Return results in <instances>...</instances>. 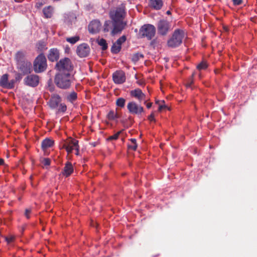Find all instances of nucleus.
Returning a JSON list of instances; mask_svg holds the SVG:
<instances>
[{"label": "nucleus", "instance_id": "8fccbe9b", "mask_svg": "<svg viewBox=\"0 0 257 257\" xmlns=\"http://www.w3.org/2000/svg\"><path fill=\"white\" fill-rule=\"evenodd\" d=\"M17 3H21L23 2V0H14Z\"/></svg>", "mask_w": 257, "mask_h": 257}, {"label": "nucleus", "instance_id": "6ab92c4d", "mask_svg": "<svg viewBox=\"0 0 257 257\" xmlns=\"http://www.w3.org/2000/svg\"><path fill=\"white\" fill-rule=\"evenodd\" d=\"M53 145L54 141L49 138L44 139L41 143V147L43 150H46L49 148H51L53 147Z\"/></svg>", "mask_w": 257, "mask_h": 257}, {"label": "nucleus", "instance_id": "a211bd4d", "mask_svg": "<svg viewBox=\"0 0 257 257\" xmlns=\"http://www.w3.org/2000/svg\"><path fill=\"white\" fill-rule=\"evenodd\" d=\"M59 57V53L57 49L53 48L50 50L48 55V58L50 61L52 62L57 61Z\"/></svg>", "mask_w": 257, "mask_h": 257}, {"label": "nucleus", "instance_id": "c9c22d12", "mask_svg": "<svg viewBox=\"0 0 257 257\" xmlns=\"http://www.w3.org/2000/svg\"><path fill=\"white\" fill-rule=\"evenodd\" d=\"M41 162L44 166H48L50 165L51 160L49 158H44L42 160Z\"/></svg>", "mask_w": 257, "mask_h": 257}, {"label": "nucleus", "instance_id": "9d476101", "mask_svg": "<svg viewBox=\"0 0 257 257\" xmlns=\"http://www.w3.org/2000/svg\"><path fill=\"white\" fill-rule=\"evenodd\" d=\"M90 50L88 45L83 43L77 47L76 53L80 57L83 58L87 57L89 55Z\"/></svg>", "mask_w": 257, "mask_h": 257}, {"label": "nucleus", "instance_id": "2eb2a0df", "mask_svg": "<svg viewBox=\"0 0 257 257\" xmlns=\"http://www.w3.org/2000/svg\"><path fill=\"white\" fill-rule=\"evenodd\" d=\"M19 68L24 74H29L32 70V64L30 62H23L20 64Z\"/></svg>", "mask_w": 257, "mask_h": 257}, {"label": "nucleus", "instance_id": "bb28decb", "mask_svg": "<svg viewBox=\"0 0 257 257\" xmlns=\"http://www.w3.org/2000/svg\"><path fill=\"white\" fill-rule=\"evenodd\" d=\"M122 131H120L114 134V135L109 136L106 139V140L107 141H115L117 139H118L119 136L120 134L122 133Z\"/></svg>", "mask_w": 257, "mask_h": 257}, {"label": "nucleus", "instance_id": "4468645a", "mask_svg": "<svg viewBox=\"0 0 257 257\" xmlns=\"http://www.w3.org/2000/svg\"><path fill=\"white\" fill-rule=\"evenodd\" d=\"M78 145V141L75 139H71L68 142L65 143L63 147L66 149L68 154L71 153L72 151L74 150Z\"/></svg>", "mask_w": 257, "mask_h": 257}, {"label": "nucleus", "instance_id": "ddd939ff", "mask_svg": "<svg viewBox=\"0 0 257 257\" xmlns=\"http://www.w3.org/2000/svg\"><path fill=\"white\" fill-rule=\"evenodd\" d=\"M101 27V24L98 20L92 21L88 26V31L91 34L98 33Z\"/></svg>", "mask_w": 257, "mask_h": 257}, {"label": "nucleus", "instance_id": "412c9836", "mask_svg": "<svg viewBox=\"0 0 257 257\" xmlns=\"http://www.w3.org/2000/svg\"><path fill=\"white\" fill-rule=\"evenodd\" d=\"M156 104L158 105V108L160 111H171L170 107L168 106L165 104L164 100H157L156 102Z\"/></svg>", "mask_w": 257, "mask_h": 257}, {"label": "nucleus", "instance_id": "a18cd8bd", "mask_svg": "<svg viewBox=\"0 0 257 257\" xmlns=\"http://www.w3.org/2000/svg\"><path fill=\"white\" fill-rule=\"evenodd\" d=\"M145 104H146V106H147V108H151V106H152V103H150V102H149V103H147V102H146Z\"/></svg>", "mask_w": 257, "mask_h": 257}, {"label": "nucleus", "instance_id": "f03ea898", "mask_svg": "<svg viewBox=\"0 0 257 257\" xmlns=\"http://www.w3.org/2000/svg\"><path fill=\"white\" fill-rule=\"evenodd\" d=\"M72 80V77L69 72H60L56 75L55 83L58 87L67 89L70 86Z\"/></svg>", "mask_w": 257, "mask_h": 257}, {"label": "nucleus", "instance_id": "49530a36", "mask_svg": "<svg viewBox=\"0 0 257 257\" xmlns=\"http://www.w3.org/2000/svg\"><path fill=\"white\" fill-rule=\"evenodd\" d=\"M39 45L41 46L42 49L44 48L45 44L44 42H39Z\"/></svg>", "mask_w": 257, "mask_h": 257}, {"label": "nucleus", "instance_id": "aec40b11", "mask_svg": "<svg viewBox=\"0 0 257 257\" xmlns=\"http://www.w3.org/2000/svg\"><path fill=\"white\" fill-rule=\"evenodd\" d=\"M150 5L155 10H160L163 6L162 0H150Z\"/></svg>", "mask_w": 257, "mask_h": 257}, {"label": "nucleus", "instance_id": "1a4fd4ad", "mask_svg": "<svg viewBox=\"0 0 257 257\" xmlns=\"http://www.w3.org/2000/svg\"><path fill=\"white\" fill-rule=\"evenodd\" d=\"M130 95L132 97L138 99L140 102L143 101L144 103H146L147 101L146 94L139 88L131 90Z\"/></svg>", "mask_w": 257, "mask_h": 257}, {"label": "nucleus", "instance_id": "dca6fc26", "mask_svg": "<svg viewBox=\"0 0 257 257\" xmlns=\"http://www.w3.org/2000/svg\"><path fill=\"white\" fill-rule=\"evenodd\" d=\"M61 101V98L59 95L53 94L52 95L49 101V105L51 108L56 107Z\"/></svg>", "mask_w": 257, "mask_h": 257}, {"label": "nucleus", "instance_id": "4c0bfd02", "mask_svg": "<svg viewBox=\"0 0 257 257\" xmlns=\"http://www.w3.org/2000/svg\"><path fill=\"white\" fill-rule=\"evenodd\" d=\"M155 113H151V114L150 115L148 116V119L151 121H155Z\"/></svg>", "mask_w": 257, "mask_h": 257}, {"label": "nucleus", "instance_id": "f257e3e1", "mask_svg": "<svg viewBox=\"0 0 257 257\" xmlns=\"http://www.w3.org/2000/svg\"><path fill=\"white\" fill-rule=\"evenodd\" d=\"M124 15V7L122 5L110 11V17L113 21V25L111 31L112 36L120 33L124 28L125 23L123 21Z\"/></svg>", "mask_w": 257, "mask_h": 257}, {"label": "nucleus", "instance_id": "79ce46f5", "mask_svg": "<svg viewBox=\"0 0 257 257\" xmlns=\"http://www.w3.org/2000/svg\"><path fill=\"white\" fill-rule=\"evenodd\" d=\"M23 54L22 52H18L16 54V58L18 59L19 58H20L21 56H22Z\"/></svg>", "mask_w": 257, "mask_h": 257}, {"label": "nucleus", "instance_id": "0eeeda50", "mask_svg": "<svg viewBox=\"0 0 257 257\" xmlns=\"http://www.w3.org/2000/svg\"><path fill=\"white\" fill-rule=\"evenodd\" d=\"M170 23L167 20H161L158 23V33L161 35H166L170 30Z\"/></svg>", "mask_w": 257, "mask_h": 257}, {"label": "nucleus", "instance_id": "9b49d317", "mask_svg": "<svg viewBox=\"0 0 257 257\" xmlns=\"http://www.w3.org/2000/svg\"><path fill=\"white\" fill-rule=\"evenodd\" d=\"M112 79L115 84H122L126 79L125 73L121 70L116 71L113 73Z\"/></svg>", "mask_w": 257, "mask_h": 257}, {"label": "nucleus", "instance_id": "2f4dec72", "mask_svg": "<svg viewBox=\"0 0 257 257\" xmlns=\"http://www.w3.org/2000/svg\"><path fill=\"white\" fill-rule=\"evenodd\" d=\"M143 57V55L140 53L135 54L132 58V61L134 62L138 61L140 58Z\"/></svg>", "mask_w": 257, "mask_h": 257}, {"label": "nucleus", "instance_id": "c03bdc74", "mask_svg": "<svg viewBox=\"0 0 257 257\" xmlns=\"http://www.w3.org/2000/svg\"><path fill=\"white\" fill-rule=\"evenodd\" d=\"M4 165H5L4 160L2 158H0V166Z\"/></svg>", "mask_w": 257, "mask_h": 257}, {"label": "nucleus", "instance_id": "5fc2aeb1", "mask_svg": "<svg viewBox=\"0 0 257 257\" xmlns=\"http://www.w3.org/2000/svg\"><path fill=\"white\" fill-rule=\"evenodd\" d=\"M190 85H191V84H188L187 87H189V86H190Z\"/></svg>", "mask_w": 257, "mask_h": 257}, {"label": "nucleus", "instance_id": "cd10ccee", "mask_svg": "<svg viewBox=\"0 0 257 257\" xmlns=\"http://www.w3.org/2000/svg\"><path fill=\"white\" fill-rule=\"evenodd\" d=\"M97 43L98 45L100 46H101L102 49L104 50H106L107 48V44L106 43V42L105 40L104 39H100L97 40Z\"/></svg>", "mask_w": 257, "mask_h": 257}, {"label": "nucleus", "instance_id": "37998d69", "mask_svg": "<svg viewBox=\"0 0 257 257\" xmlns=\"http://www.w3.org/2000/svg\"><path fill=\"white\" fill-rule=\"evenodd\" d=\"M79 145L77 146V147H76V148L74 149L75 150H76V153L75 154L76 155H79Z\"/></svg>", "mask_w": 257, "mask_h": 257}, {"label": "nucleus", "instance_id": "f704fd0d", "mask_svg": "<svg viewBox=\"0 0 257 257\" xmlns=\"http://www.w3.org/2000/svg\"><path fill=\"white\" fill-rule=\"evenodd\" d=\"M126 40V37L125 36H122L121 37H120L115 42L116 44H118L120 46H121V44L124 43Z\"/></svg>", "mask_w": 257, "mask_h": 257}, {"label": "nucleus", "instance_id": "393cba45", "mask_svg": "<svg viewBox=\"0 0 257 257\" xmlns=\"http://www.w3.org/2000/svg\"><path fill=\"white\" fill-rule=\"evenodd\" d=\"M113 29V21H106L104 25V31L108 32L111 30V32Z\"/></svg>", "mask_w": 257, "mask_h": 257}, {"label": "nucleus", "instance_id": "f8f14e48", "mask_svg": "<svg viewBox=\"0 0 257 257\" xmlns=\"http://www.w3.org/2000/svg\"><path fill=\"white\" fill-rule=\"evenodd\" d=\"M127 108L130 112H142L144 110L141 105L134 101L130 102L127 105Z\"/></svg>", "mask_w": 257, "mask_h": 257}, {"label": "nucleus", "instance_id": "58836bf2", "mask_svg": "<svg viewBox=\"0 0 257 257\" xmlns=\"http://www.w3.org/2000/svg\"><path fill=\"white\" fill-rule=\"evenodd\" d=\"M14 83H15V81L14 80H12L10 82H8V85H9V86H10V87L9 86L7 87V88L11 89V88H13L14 86Z\"/></svg>", "mask_w": 257, "mask_h": 257}, {"label": "nucleus", "instance_id": "39448f33", "mask_svg": "<svg viewBox=\"0 0 257 257\" xmlns=\"http://www.w3.org/2000/svg\"><path fill=\"white\" fill-rule=\"evenodd\" d=\"M156 28L151 24H146L143 26L140 30L139 34L142 37H146L148 40H151L155 35Z\"/></svg>", "mask_w": 257, "mask_h": 257}, {"label": "nucleus", "instance_id": "c85d7f7f", "mask_svg": "<svg viewBox=\"0 0 257 257\" xmlns=\"http://www.w3.org/2000/svg\"><path fill=\"white\" fill-rule=\"evenodd\" d=\"M121 49V46L116 43H114L111 47V52L113 53H118Z\"/></svg>", "mask_w": 257, "mask_h": 257}, {"label": "nucleus", "instance_id": "473e14b6", "mask_svg": "<svg viewBox=\"0 0 257 257\" xmlns=\"http://www.w3.org/2000/svg\"><path fill=\"white\" fill-rule=\"evenodd\" d=\"M116 103L118 106L122 107L124 105L125 99L123 98H119L116 100Z\"/></svg>", "mask_w": 257, "mask_h": 257}, {"label": "nucleus", "instance_id": "e433bc0d", "mask_svg": "<svg viewBox=\"0 0 257 257\" xmlns=\"http://www.w3.org/2000/svg\"><path fill=\"white\" fill-rule=\"evenodd\" d=\"M32 210L31 209H26L25 211V215L27 219H29L30 217V214H31Z\"/></svg>", "mask_w": 257, "mask_h": 257}, {"label": "nucleus", "instance_id": "a878e982", "mask_svg": "<svg viewBox=\"0 0 257 257\" xmlns=\"http://www.w3.org/2000/svg\"><path fill=\"white\" fill-rule=\"evenodd\" d=\"M130 141L131 144H130L127 145L128 148L133 151H136L138 147L136 139L133 138L130 139Z\"/></svg>", "mask_w": 257, "mask_h": 257}, {"label": "nucleus", "instance_id": "3c124183", "mask_svg": "<svg viewBox=\"0 0 257 257\" xmlns=\"http://www.w3.org/2000/svg\"><path fill=\"white\" fill-rule=\"evenodd\" d=\"M16 78L18 79V78H21V75L20 74H18L17 75V76L16 77Z\"/></svg>", "mask_w": 257, "mask_h": 257}, {"label": "nucleus", "instance_id": "c756f323", "mask_svg": "<svg viewBox=\"0 0 257 257\" xmlns=\"http://www.w3.org/2000/svg\"><path fill=\"white\" fill-rule=\"evenodd\" d=\"M79 40V37L78 36H75L66 38V41L72 44L76 43L77 41H78Z\"/></svg>", "mask_w": 257, "mask_h": 257}, {"label": "nucleus", "instance_id": "09e8293b", "mask_svg": "<svg viewBox=\"0 0 257 257\" xmlns=\"http://www.w3.org/2000/svg\"><path fill=\"white\" fill-rule=\"evenodd\" d=\"M70 17H71V18H72L73 20H75L76 19V17H75L73 15H70Z\"/></svg>", "mask_w": 257, "mask_h": 257}, {"label": "nucleus", "instance_id": "de8ad7c7", "mask_svg": "<svg viewBox=\"0 0 257 257\" xmlns=\"http://www.w3.org/2000/svg\"><path fill=\"white\" fill-rule=\"evenodd\" d=\"M48 89L50 91H53V90H54V88L53 86H49V87H48Z\"/></svg>", "mask_w": 257, "mask_h": 257}, {"label": "nucleus", "instance_id": "5701e85b", "mask_svg": "<svg viewBox=\"0 0 257 257\" xmlns=\"http://www.w3.org/2000/svg\"><path fill=\"white\" fill-rule=\"evenodd\" d=\"M8 84V75L7 74H4L0 79V85L4 88L9 87Z\"/></svg>", "mask_w": 257, "mask_h": 257}, {"label": "nucleus", "instance_id": "20e7f679", "mask_svg": "<svg viewBox=\"0 0 257 257\" xmlns=\"http://www.w3.org/2000/svg\"><path fill=\"white\" fill-rule=\"evenodd\" d=\"M47 67L46 58L41 54L35 59L34 63V69L36 73H41L45 71Z\"/></svg>", "mask_w": 257, "mask_h": 257}, {"label": "nucleus", "instance_id": "603ef678", "mask_svg": "<svg viewBox=\"0 0 257 257\" xmlns=\"http://www.w3.org/2000/svg\"><path fill=\"white\" fill-rule=\"evenodd\" d=\"M166 14H167V15H170V14H171V12H170V11H168L166 12Z\"/></svg>", "mask_w": 257, "mask_h": 257}, {"label": "nucleus", "instance_id": "f3484780", "mask_svg": "<svg viewBox=\"0 0 257 257\" xmlns=\"http://www.w3.org/2000/svg\"><path fill=\"white\" fill-rule=\"evenodd\" d=\"M74 169L72 164L69 162H67L62 172V174L65 176H69L73 172Z\"/></svg>", "mask_w": 257, "mask_h": 257}, {"label": "nucleus", "instance_id": "a19ab883", "mask_svg": "<svg viewBox=\"0 0 257 257\" xmlns=\"http://www.w3.org/2000/svg\"><path fill=\"white\" fill-rule=\"evenodd\" d=\"M66 106L65 104H61V111L62 112H65L66 111Z\"/></svg>", "mask_w": 257, "mask_h": 257}, {"label": "nucleus", "instance_id": "864d4df0", "mask_svg": "<svg viewBox=\"0 0 257 257\" xmlns=\"http://www.w3.org/2000/svg\"><path fill=\"white\" fill-rule=\"evenodd\" d=\"M8 240V242H9V241H12V238H11L10 240Z\"/></svg>", "mask_w": 257, "mask_h": 257}, {"label": "nucleus", "instance_id": "423d86ee", "mask_svg": "<svg viewBox=\"0 0 257 257\" xmlns=\"http://www.w3.org/2000/svg\"><path fill=\"white\" fill-rule=\"evenodd\" d=\"M56 67L58 70L62 72L66 71L68 72L72 69L71 61L67 58L60 60L56 64Z\"/></svg>", "mask_w": 257, "mask_h": 257}, {"label": "nucleus", "instance_id": "6e6552de", "mask_svg": "<svg viewBox=\"0 0 257 257\" xmlns=\"http://www.w3.org/2000/svg\"><path fill=\"white\" fill-rule=\"evenodd\" d=\"M24 83L30 87H36L39 83V77L35 74L29 75L24 78Z\"/></svg>", "mask_w": 257, "mask_h": 257}, {"label": "nucleus", "instance_id": "b1692460", "mask_svg": "<svg viewBox=\"0 0 257 257\" xmlns=\"http://www.w3.org/2000/svg\"><path fill=\"white\" fill-rule=\"evenodd\" d=\"M43 14L46 18H50L53 15V9L51 7H48L43 9Z\"/></svg>", "mask_w": 257, "mask_h": 257}, {"label": "nucleus", "instance_id": "7c9ffc66", "mask_svg": "<svg viewBox=\"0 0 257 257\" xmlns=\"http://www.w3.org/2000/svg\"><path fill=\"white\" fill-rule=\"evenodd\" d=\"M119 116L118 113H107V117L109 120H114Z\"/></svg>", "mask_w": 257, "mask_h": 257}, {"label": "nucleus", "instance_id": "ea45409f", "mask_svg": "<svg viewBox=\"0 0 257 257\" xmlns=\"http://www.w3.org/2000/svg\"><path fill=\"white\" fill-rule=\"evenodd\" d=\"M232 1H233V4L234 5H239L242 2V0H232Z\"/></svg>", "mask_w": 257, "mask_h": 257}, {"label": "nucleus", "instance_id": "7ed1b4c3", "mask_svg": "<svg viewBox=\"0 0 257 257\" xmlns=\"http://www.w3.org/2000/svg\"><path fill=\"white\" fill-rule=\"evenodd\" d=\"M184 36V31L176 30L172 37L168 41V45L169 47L175 48L179 46L182 42V39Z\"/></svg>", "mask_w": 257, "mask_h": 257}, {"label": "nucleus", "instance_id": "72a5a7b5", "mask_svg": "<svg viewBox=\"0 0 257 257\" xmlns=\"http://www.w3.org/2000/svg\"><path fill=\"white\" fill-rule=\"evenodd\" d=\"M207 67V64L204 62H202L199 64L198 65L197 68L198 70H203L205 69Z\"/></svg>", "mask_w": 257, "mask_h": 257}, {"label": "nucleus", "instance_id": "4be33fe9", "mask_svg": "<svg viewBox=\"0 0 257 257\" xmlns=\"http://www.w3.org/2000/svg\"><path fill=\"white\" fill-rule=\"evenodd\" d=\"M77 98V94L74 91H72L67 95L66 99L67 101L74 103L76 101Z\"/></svg>", "mask_w": 257, "mask_h": 257}]
</instances>
